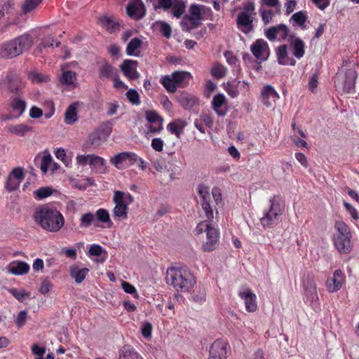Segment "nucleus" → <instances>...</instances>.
<instances>
[{
	"mask_svg": "<svg viewBox=\"0 0 359 359\" xmlns=\"http://www.w3.org/2000/svg\"><path fill=\"white\" fill-rule=\"evenodd\" d=\"M52 167V156L50 154H46L43 156L41 161V165L40 168L43 173H46L48 170L50 169L51 170Z\"/></svg>",
	"mask_w": 359,
	"mask_h": 359,
	"instance_id": "obj_48",
	"label": "nucleus"
},
{
	"mask_svg": "<svg viewBox=\"0 0 359 359\" xmlns=\"http://www.w3.org/2000/svg\"><path fill=\"white\" fill-rule=\"evenodd\" d=\"M187 124V123L184 120L177 118L168 123L167 129L171 134L175 135L177 137H180Z\"/></svg>",
	"mask_w": 359,
	"mask_h": 359,
	"instance_id": "obj_27",
	"label": "nucleus"
},
{
	"mask_svg": "<svg viewBox=\"0 0 359 359\" xmlns=\"http://www.w3.org/2000/svg\"><path fill=\"white\" fill-rule=\"evenodd\" d=\"M53 192V190L51 187H43L34 191V196L35 198L41 200L51 196Z\"/></svg>",
	"mask_w": 359,
	"mask_h": 359,
	"instance_id": "obj_45",
	"label": "nucleus"
},
{
	"mask_svg": "<svg viewBox=\"0 0 359 359\" xmlns=\"http://www.w3.org/2000/svg\"><path fill=\"white\" fill-rule=\"evenodd\" d=\"M118 359H144L132 346H123L118 351Z\"/></svg>",
	"mask_w": 359,
	"mask_h": 359,
	"instance_id": "obj_29",
	"label": "nucleus"
},
{
	"mask_svg": "<svg viewBox=\"0 0 359 359\" xmlns=\"http://www.w3.org/2000/svg\"><path fill=\"white\" fill-rule=\"evenodd\" d=\"M11 106L13 112L16 114L15 117H19L25 111L26 107V102L25 100L16 97L12 100L11 102Z\"/></svg>",
	"mask_w": 359,
	"mask_h": 359,
	"instance_id": "obj_37",
	"label": "nucleus"
},
{
	"mask_svg": "<svg viewBox=\"0 0 359 359\" xmlns=\"http://www.w3.org/2000/svg\"><path fill=\"white\" fill-rule=\"evenodd\" d=\"M127 14L135 20L142 19L145 15V8L142 0H134L126 7Z\"/></svg>",
	"mask_w": 359,
	"mask_h": 359,
	"instance_id": "obj_16",
	"label": "nucleus"
},
{
	"mask_svg": "<svg viewBox=\"0 0 359 359\" xmlns=\"http://www.w3.org/2000/svg\"><path fill=\"white\" fill-rule=\"evenodd\" d=\"M53 287L52 283L48 279L45 278L42 280L40 287L39 292L43 294H46L49 292L50 289Z\"/></svg>",
	"mask_w": 359,
	"mask_h": 359,
	"instance_id": "obj_57",
	"label": "nucleus"
},
{
	"mask_svg": "<svg viewBox=\"0 0 359 359\" xmlns=\"http://www.w3.org/2000/svg\"><path fill=\"white\" fill-rule=\"evenodd\" d=\"M15 9V2L13 0H8L6 2H5L1 9L0 12L1 13V15L3 17L5 16L6 14H11L13 11Z\"/></svg>",
	"mask_w": 359,
	"mask_h": 359,
	"instance_id": "obj_51",
	"label": "nucleus"
},
{
	"mask_svg": "<svg viewBox=\"0 0 359 359\" xmlns=\"http://www.w3.org/2000/svg\"><path fill=\"white\" fill-rule=\"evenodd\" d=\"M227 343L221 339L215 340L210 346L208 359H226Z\"/></svg>",
	"mask_w": 359,
	"mask_h": 359,
	"instance_id": "obj_14",
	"label": "nucleus"
},
{
	"mask_svg": "<svg viewBox=\"0 0 359 359\" xmlns=\"http://www.w3.org/2000/svg\"><path fill=\"white\" fill-rule=\"evenodd\" d=\"M137 62L133 60H125L120 65L123 74L131 80L137 79L139 74L136 70Z\"/></svg>",
	"mask_w": 359,
	"mask_h": 359,
	"instance_id": "obj_19",
	"label": "nucleus"
},
{
	"mask_svg": "<svg viewBox=\"0 0 359 359\" xmlns=\"http://www.w3.org/2000/svg\"><path fill=\"white\" fill-rule=\"evenodd\" d=\"M291 39H294L291 42L292 46L293 55L297 58H302L305 53V43L299 37H294V34L290 35Z\"/></svg>",
	"mask_w": 359,
	"mask_h": 359,
	"instance_id": "obj_26",
	"label": "nucleus"
},
{
	"mask_svg": "<svg viewBox=\"0 0 359 359\" xmlns=\"http://www.w3.org/2000/svg\"><path fill=\"white\" fill-rule=\"evenodd\" d=\"M32 352L34 355L37 356L36 359H44L43 356L46 353V348L45 347L39 346L37 344H33L32 346Z\"/></svg>",
	"mask_w": 359,
	"mask_h": 359,
	"instance_id": "obj_60",
	"label": "nucleus"
},
{
	"mask_svg": "<svg viewBox=\"0 0 359 359\" xmlns=\"http://www.w3.org/2000/svg\"><path fill=\"white\" fill-rule=\"evenodd\" d=\"M94 215L95 218L96 217L97 221L102 223H107V227H111L113 223L110 219L109 213L106 209L100 208L95 212V214Z\"/></svg>",
	"mask_w": 359,
	"mask_h": 359,
	"instance_id": "obj_41",
	"label": "nucleus"
},
{
	"mask_svg": "<svg viewBox=\"0 0 359 359\" xmlns=\"http://www.w3.org/2000/svg\"><path fill=\"white\" fill-rule=\"evenodd\" d=\"M0 88L7 90H21L25 88V83L18 74L11 72L0 81Z\"/></svg>",
	"mask_w": 359,
	"mask_h": 359,
	"instance_id": "obj_10",
	"label": "nucleus"
},
{
	"mask_svg": "<svg viewBox=\"0 0 359 359\" xmlns=\"http://www.w3.org/2000/svg\"><path fill=\"white\" fill-rule=\"evenodd\" d=\"M335 233L332 241L335 248L341 254H348L352 250V233L348 225L341 220L334 223Z\"/></svg>",
	"mask_w": 359,
	"mask_h": 359,
	"instance_id": "obj_5",
	"label": "nucleus"
},
{
	"mask_svg": "<svg viewBox=\"0 0 359 359\" xmlns=\"http://www.w3.org/2000/svg\"><path fill=\"white\" fill-rule=\"evenodd\" d=\"M226 68L220 64L216 65L211 69V74L217 79L224 77L226 74Z\"/></svg>",
	"mask_w": 359,
	"mask_h": 359,
	"instance_id": "obj_52",
	"label": "nucleus"
},
{
	"mask_svg": "<svg viewBox=\"0 0 359 359\" xmlns=\"http://www.w3.org/2000/svg\"><path fill=\"white\" fill-rule=\"evenodd\" d=\"M201 24V22L188 15H184L180 22L182 30L186 32H190Z\"/></svg>",
	"mask_w": 359,
	"mask_h": 359,
	"instance_id": "obj_33",
	"label": "nucleus"
},
{
	"mask_svg": "<svg viewBox=\"0 0 359 359\" xmlns=\"http://www.w3.org/2000/svg\"><path fill=\"white\" fill-rule=\"evenodd\" d=\"M77 103L71 104L65 111V122L67 124L72 125L75 123L77 119Z\"/></svg>",
	"mask_w": 359,
	"mask_h": 359,
	"instance_id": "obj_34",
	"label": "nucleus"
},
{
	"mask_svg": "<svg viewBox=\"0 0 359 359\" xmlns=\"http://www.w3.org/2000/svg\"><path fill=\"white\" fill-rule=\"evenodd\" d=\"M152 332V325L150 323L146 322L144 323L141 329V333L143 337L148 338L151 335Z\"/></svg>",
	"mask_w": 359,
	"mask_h": 359,
	"instance_id": "obj_64",
	"label": "nucleus"
},
{
	"mask_svg": "<svg viewBox=\"0 0 359 359\" xmlns=\"http://www.w3.org/2000/svg\"><path fill=\"white\" fill-rule=\"evenodd\" d=\"M43 0H25L22 6V11L24 13H27L34 10Z\"/></svg>",
	"mask_w": 359,
	"mask_h": 359,
	"instance_id": "obj_46",
	"label": "nucleus"
},
{
	"mask_svg": "<svg viewBox=\"0 0 359 359\" xmlns=\"http://www.w3.org/2000/svg\"><path fill=\"white\" fill-rule=\"evenodd\" d=\"M306 15L303 11H299L292 15V19L300 27L304 28Z\"/></svg>",
	"mask_w": 359,
	"mask_h": 359,
	"instance_id": "obj_53",
	"label": "nucleus"
},
{
	"mask_svg": "<svg viewBox=\"0 0 359 359\" xmlns=\"http://www.w3.org/2000/svg\"><path fill=\"white\" fill-rule=\"evenodd\" d=\"M344 282V276L343 272L340 269L334 271L333 277L328 279L326 282L327 290L330 292H334L339 290Z\"/></svg>",
	"mask_w": 359,
	"mask_h": 359,
	"instance_id": "obj_18",
	"label": "nucleus"
},
{
	"mask_svg": "<svg viewBox=\"0 0 359 359\" xmlns=\"http://www.w3.org/2000/svg\"><path fill=\"white\" fill-rule=\"evenodd\" d=\"M238 296L244 301L245 309L250 313L257 311V297L250 288H242L238 291Z\"/></svg>",
	"mask_w": 359,
	"mask_h": 359,
	"instance_id": "obj_13",
	"label": "nucleus"
},
{
	"mask_svg": "<svg viewBox=\"0 0 359 359\" xmlns=\"http://www.w3.org/2000/svg\"><path fill=\"white\" fill-rule=\"evenodd\" d=\"M21 182L20 180L8 175L6 183V189L9 192L13 191L19 187Z\"/></svg>",
	"mask_w": 359,
	"mask_h": 359,
	"instance_id": "obj_49",
	"label": "nucleus"
},
{
	"mask_svg": "<svg viewBox=\"0 0 359 359\" xmlns=\"http://www.w3.org/2000/svg\"><path fill=\"white\" fill-rule=\"evenodd\" d=\"M134 201L133 196L128 192L119 190L114 191L113 203L115 207L113 209L114 217L126 219L128 217V205Z\"/></svg>",
	"mask_w": 359,
	"mask_h": 359,
	"instance_id": "obj_8",
	"label": "nucleus"
},
{
	"mask_svg": "<svg viewBox=\"0 0 359 359\" xmlns=\"http://www.w3.org/2000/svg\"><path fill=\"white\" fill-rule=\"evenodd\" d=\"M8 272L14 275H24L28 273L29 266L25 262L16 261L10 263L7 267Z\"/></svg>",
	"mask_w": 359,
	"mask_h": 359,
	"instance_id": "obj_25",
	"label": "nucleus"
},
{
	"mask_svg": "<svg viewBox=\"0 0 359 359\" xmlns=\"http://www.w3.org/2000/svg\"><path fill=\"white\" fill-rule=\"evenodd\" d=\"M278 62L281 65L294 66L296 61L288 56L287 46L281 45L276 49Z\"/></svg>",
	"mask_w": 359,
	"mask_h": 359,
	"instance_id": "obj_20",
	"label": "nucleus"
},
{
	"mask_svg": "<svg viewBox=\"0 0 359 359\" xmlns=\"http://www.w3.org/2000/svg\"><path fill=\"white\" fill-rule=\"evenodd\" d=\"M33 128L25 123L10 125L7 127V131L17 136L24 137L28 133L32 132Z\"/></svg>",
	"mask_w": 359,
	"mask_h": 359,
	"instance_id": "obj_28",
	"label": "nucleus"
},
{
	"mask_svg": "<svg viewBox=\"0 0 359 359\" xmlns=\"http://www.w3.org/2000/svg\"><path fill=\"white\" fill-rule=\"evenodd\" d=\"M133 152H121L119 153L110 158V163L114 165L116 168L121 169L122 165L125 163H128L131 165Z\"/></svg>",
	"mask_w": 359,
	"mask_h": 359,
	"instance_id": "obj_22",
	"label": "nucleus"
},
{
	"mask_svg": "<svg viewBox=\"0 0 359 359\" xmlns=\"http://www.w3.org/2000/svg\"><path fill=\"white\" fill-rule=\"evenodd\" d=\"M225 102L226 98L224 95L219 93L214 96L212 101V109L215 110V111L217 114L218 116H224L226 114V109L222 108Z\"/></svg>",
	"mask_w": 359,
	"mask_h": 359,
	"instance_id": "obj_30",
	"label": "nucleus"
},
{
	"mask_svg": "<svg viewBox=\"0 0 359 359\" xmlns=\"http://www.w3.org/2000/svg\"><path fill=\"white\" fill-rule=\"evenodd\" d=\"M100 20L105 29L110 33L119 31L122 27L120 22L110 17L103 16L100 18Z\"/></svg>",
	"mask_w": 359,
	"mask_h": 359,
	"instance_id": "obj_31",
	"label": "nucleus"
},
{
	"mask_svg": "<svg viewBox=\"0 0 359 359\" xmlns=\"http://www.w3.org/2000/svg\"><path fill=\"white\" fill-rule=\"evenodd\" d=\"M357 72L348 69L345 72H338L334 77L335 87L342 90H352L355 88Z\"/></svg>",
	"mask_w": 359,
	"mask_h": 359,
	"instance_id": "obj_9",
	"label": "nucleus"
},
{
	"mask_svg": "<svg viewBox=\"0 0 359 359\" xmlns=\"http://www.w3.org/2000/svg\"><path fill=\"white\" fill-rule=\"evenodd\" d=\"M76 79V73L72 71H64L62 72V74L60 79V82L62 84L67 85V86H71L72 85L73 87H76L74 86V82Z\"/></svg>",
	"mask_w": 359,
	"mask_h": 359,
	"instance_id": "obj_43",
	"label": "nucleus"
},
{
	"mask_svg": "<svg viewBox=\"0 0 359 359\" xmlns=\"http://www.w3.org/2000/svg\"><path fill=\"white\" fill-rule=\"evenodd\" d=\"M156 24L159 26V30L162 36L169 39L172 33V28L170 25L164 21L157 22Z\"/></svg>",
	"mask_w": 359,
	"mask_h": 359,
	"instance_id": "obj_50",
	"label": "nucleus"
},
{
	"mask_svg": "<svg viewBox=\"0 0 359 359\" xmlns=\"http://www.w3.org/2000/svg\"><path fill=\"white\" fill-rule=\"evenodd\" d=\"M198 193L201 197V205L205 212L207 220L199 222L194 229L196 238L202 243V249L205 252L215 250L219 238V230L212 226L213 208L211 205V196L209 188L203 184L198 185Z\"/></svg>",
	"mask_w": 359,
	"mask_h": 359,
	"instance_id": "obj_1",
	"label": "nucleus"
},
{
	"mask_svg": "<svg viewBox=\"0 0 359 359\" xmlns=\"http://www.w3.org/2000/svg\"><path fill=\"white\" fill-rule=\"evenodd\" d=\"M191 80L192 76L189 72L176 71L170 75L162 76L161 83L166 90H176L187 87Z\"/></svg>",
	"mask_w": 359,
	"mask_h": 359,
	"instance_id": "obj_7",
	"label": "nucleus"
},
{
	"mask_svg": "<svg viewBox=\"0 0 359 359\" xmlns=\"http://www.w3.org/2000/svg\"><path fill=\"white\" fill-rule=\"evenodd\" d=\"M121 287L125 292L133 294L135 298L138 299L139 294L137 292L136 288L130 283L123 281L121 283Z\"/></svg>",
	"mask_w": 359,
	"mask_h": 359,
	"instance_id": "obj_55",
	"label": "nucleus"
},
{
	"mask_svg": "<svg viewBox=\"0 0 359 359\" xmlns=\"http://www.w3.org/2000/svg\"><path fill=\"white\" fill-rule=\"evenodd\" d=\"M10 292L20 302H22L26 297L29 296V294L27 293L24 290H17L13 288L10 290Z\"/></svg>",
	"mask_w": 359,
	"mask_h": 359,
	"instance_id": "obj_61",
	"label": "nucleus"
},
{
	"mask_svg": "<svg viewBox=\"0 0 359 359\" xmlns=\"http://www.w3.org/2000/svg\"><path fill=\"white\" fill-rule=\"evenodd\" d=\"M89 273V269L80 268L77 264H73L69 268V275L77 284L81 283Z\"/></svg>",
	"mask_w": 359,
	"mask_h": 359,
	"instance_id": "obj_24",
	"label": "nucleus"
},
{
	"mask_svg": "<svg viewBox=\"0 0 359 359\" xmlns=\"http://www.w3.org/2000/svg\"><path fill=\"white\" fill-rule=\"evenodd\" d=\"M289 35V29L284 24H279L276 26L270 27L266 32V37L271 41L276 39L283 41L287 39Z\"/></svg>",
	"mask_w": 359,
	"mask_h": 359,
	"instance_id": "obj_12",
	"label": "nucleus"
},
{
	"mask_svg": "<svg viewBox=\"0 0 359 359\" xmlns=\"http://www.w3.org/2000/svg\"><path fill=\"white\" fill-rule=\"evenodd\" d=\"M205 13V6L199 4H191L189 7V16L193 17L201 22L203 14Z\"/></svg>",
	"mask_w": 359,
	"mask_h": 359,
	"instance_id": "obj_38",
	"label": "nucleus"
},
{
	"mask_svg": "<svg viewBox=\"0 0 359 359\" xmlns=\"http://www.w3.org/2000/svg\"><path fill=\"white\" fill-rule=\"evenodd\" d=\"M142 44V41L140 39L137 37L132 39L126 47L127 55L137 56L138 53L136 50L141 47Z\"/></svg>",
	"mask_w": 359,
	"mask_h": 359,
	"instance_id": "obj_40",
	"label": "nucleus"
},
{
	"mask_svg": "<svg viewBox=\"0 0 359 359\" xmlns=\"http://www.w3.org/2000/svg\"><path fill=\"white\" fill-rule=\"evenodd\" d=\"M27 313L25 311H21L18 313L15 322L18 328H20L25 325L27 320Z\"/></svg>",
	"mask_w": 359,
	"mask_h": 359,
	"instance_id": "obj_56",
	"label": "nucleus"
},
{
	"mask_svg": "<svg viewBox=\"0 0 359 359\" xmlns=\"http://www.w3.org/2000/svg\"><path fill=\"white\" fill-rule=\"evenodd\" d=\"M179 102L183 108L190 109L198 103V100L195 97L182 94Z\"/></svg>",
	"mask_w": 359,
	"mask_h": 359,
	"instance_id": "obj_42",
	"label": "nucleus"
},
{
	"mask_svg": "<svg viewBox=\"0 0 359 359\" xmlns=\"http://www.w3.org/2000/svg\"><path fill=\"white\" fill-rule=\"evenodd\" d=\"M134 164H136L142 170H145L147 168L146 162L135 153L133 154L131 165Z\"/></svg>",
	"mask_w": 359,
	"mask_h": 359,
	"instance_id": "obj_62",
	"label": "nucleus"
},
{
	"mask_svg": "<svg viewBox=\"0 0 359 359\" xmlns=\"http://www.w3.org/2000/svg\"><path fill=\"white\" fill-rule=\"evenodd\" d=\"M147 121L153 124L149 125L148 130L151 133H160L163 130V118L158 115L154 110H148L145 111Z\"/></svg>",
	"mask_w": 359,
	"mask_h": 359,
	"instance_id": "obj_15",
	"label": "nucleus"
},
{
	"mask_svg": "<svg viewBox=\"0 0 359 359\" xmlns=\"http://www.w3.org/2000/svg\"><path fill=\"white\" fill-rule=\"evenodd\" d=\"M9 175L15 177V179L20 180V182H22V180L25 178L23 169L20 167L15 168L14 169H13Z\"/></svg>",
	"mask_w": 359,
	"mask_h": 359,
	"instance_id": "obj_63",
	"label": "nucleus"
},
{
	"mask_svg": "<svg viewBox=\"0 0 359 359\" xmlns=\"http://www.w3.org/2000/svg\"><path fill=\"white\" fill-rule=\"evenodd\" d=\"M126 96L131 104L135 105L140 104V95L137 91H126Z\"/></svg>",
	"mask_w": 359,
	"mask_h": 359,
	"instance_id": "obj_58",
	"label": "nucleus"
},
{
	"mask_svg": "<svg viewBox=\"0 0 359 359\" xmlns=\"http://www.w3.org/2000/svg\"><path fill=\"white\" fill-rule=\"evenodd\" d=\"M236 22L238 28L245 34H248L253 29V18L246 12L238 13Z\"/></svg>",
	"mask_w": 359,
	"mask_h": 359,
	"instance_id": "obj_17",
	"label": "nucleus"
},
{
	"mask_svg": "<svg viewBox=\"0 0 359 359\" xmlns=\"http://www.w3.org/2000/svg\"><path fill=\"white\" fill-rule=\"evenodd\" d=\"M95 221V215L93 212H86L81 216L79 219V228L81 229H88Z\"/></svg>",
	"mask_w": 359,
	"mask_h": 359,
	"instance_id": "obj_39",
	"label": "nucleus"
},
{
	"mask_svg": "<svg viewBox=\"0 0 359 359\" xmlns=\"http://www.w3.org/2000/svg\"><path fill=\"white\" fill-rule=\"evenodd\" d=\"M278 97L279 96L276 91H262L260 96L261 101L268 107H271Z\"/></svg>",
	"mask_w": 359,
	"mask_h": 359,
	"instance_id": "obj_36",
	"label": "nucleus"
},
{
	"mask_svg": "<svg viewBox=\"0 0 359 359\" xmlns=\"http://www.w3.org/2000/svg\"><path fill=\"white\" fill-rule=\"evenodd\" d=\"M285 209V205L281 197L273 196L269 201V208L264 212V215L260 219V222L264 228L271 227L282 215Z\"/></svg>",
	"mask_w": 359,
	"mask_h": 359,
	"instance_id": "obj_6",
	"label": "nucleus"
},
{
	"mask_svg": "<svg viewBox=\"0 0 359 359\" xmlns=\"http://www.w3.org/2000/svg\"><path fill=\"white\" fill-rule=\"evenodd\" d=\"M28 79L34 83H46L50 81V77L48 75L43 74L38 72H31L27 75Z\"/></svg>",
	"mask_w": 359,
	"mask_h": 359,
	"instance_id": "obj_44",
	"label": "nucleus"
},
{
	"mask_svg": "<svg viewBox=\"0 0 359 359\" xmlns=\"http://www.w3.org/2000/svg\"><path fill=\"white\" fill-rule=\"evenodd\" d=\"M98 72L101 79H112L116 74L115 69L105 61L99 66Z\"/></svg>",
	"mask_w": 359,
	"mask_h": 359,
	"instance_id": "obj_32",
	"label": "nucleus"
},
{
	"mask_svg": "<svg viewBox=\"0 0 359 359\" xmlns=\"http://www.w3.org/2000/svg\"><path fill=\"white\" fill-rule=\"evenodd\" d=\"M55 155L56 158L63 162L66 166H69L72 163V157L67 156L64 149L59 148L55 152Z\"/></svg>",
	"mask_w": 359,
	"mask_h": 359,
	"instance_id": "obj_47",
	"label": "nucleus"
},
{
	"mask_svg": "<svg viewBox=\"0 0 359 359\" xmlns=\"http://www.w3.org/2000/svg\"><path fill=\"white\" fill-rule=\"evenodd\" d=\"M34 222L42 229L50 232H58L65 224V217L57 208L48 205H41L34 211Z\"/></svg>",
	"mask_w": 359,
	"mask_h": 359,
	"instance_id": "obj_2",
	"label": "nucleus"
},
{
	"mask_svg": "<svg viewBox=\"0 0 359 359\" xmlns=\"http://www.w3.org/2000/svg\"><path fill=\"white\" fill-rule=\"evenodd\" d=\"M90 167L92 170L100 174H105L108 172L107 161L102 157L93 154Z\"/></svg>",
	"mask_w": 359,
	"mask_h": 359,
	"instance_id": "obj_23",
	"label": "nucleus"
},
{
	"mask_svg": "<svg viewBox=\"0 0 359 359\" xmlns=\"http://www.w3.org/2000/svg\"><path fill=\"white\" fill-rule=\"evenodd\" d=\"M165 280L177 292H189L196 284V279L187 267H170L167 269Z\"/></svg>",
	"mask_w": 359,
	"mask_h": 359,
	"instance_id": "obj_3",
	"label": "nucleus"
},
{
	"mask_svg": "<svg viewBox=\"0 0 359 359\" xmlns=\"http://www.w3.org/2000/svg\"><path fill=\"white\" fill-rule=\"evenodd\" d=\"M250 50L254 56L261 61L266 60L270 55L267 42L262 39L256 40L251 45Z\"/></svg>",
	"mask_w": 359,
	"mask_h": 359,
	"instance_id": "obj_11",
	"label": "nucleus"
},
{
	"mask_svg": "<svg viewBox=\"0 0 359 359\" xmlns=\"http://www.w3.org/2000/svg\"><path fill=\"white\" fill-rule=\"evenodd\" d=\"M306 302L311 306H314L318 302L316 285L313 280H307L304 285Z\"/></svg>",
	"mask_w": 359,
	"mask_h": 359,
	"instance_id": "obj_21",
	"label": "nucleus"
},
{
	"mask_svg": "<svg viewBox=\"0 0 359 359\" xmlns=\"http://www.w3.org/2000/svg\"><path fill=\"white\" fill-rule=\"evenodd\" d=\"M33 44L32 37L24 34L0 46V55L4 58H13L21 55Z\"/></svg>",
	"mask_w": 359,
	"mask_h": 359,
	"instance_id": "obj_4",
	"label": "nucleus"
},
{
	"mask_svg": "<svg viewBox=\"0 0 359 359\" xmlns=\"http://www.w3.org/2000/svg\"><path fill=\"white\" fill-rule=\"evenodd\" d=\"M93 154L88 155H77L76 160V163L81 165H86L90 163V161L92 160Z\"/></svg>",
	"mask_w": 359,
	"mask_h": 359,
	"instance_id": "obj_59",
	"label": "nucleus"
},
{
	"mask_svg": "<svg viewBox=\"0 0 359 359\" xmlns=\"http://www.w3.org/2000/svg\"><path fill=\"white\" fill-rule=\"evenodd\" d=\"M88 142L93 147L96 148L100 147L103 142L101 135L98 133H92L88 137Z\"/></svg>",
	"mask_w": 359,
	"mask_h": 359,
	"instance_id": "obj_54",
	"label": "nucleus"
},
{
	"mask_svg": "<svg viewBox=\"0 0 359 359\" xmlns=\"http://www.w3.org/2000/svg\"><path fill=\"white\" fill-rule=\"evenodd\" d=\"M170 8L172 15L177 18H180L185 12L186 2L182 0H175Z\"/></svg>",
	"mask_w": 359,
	"mask_h": 359,
	"instance_id": "obj_35",
	"label": "nucleus"
}]
</instances>
